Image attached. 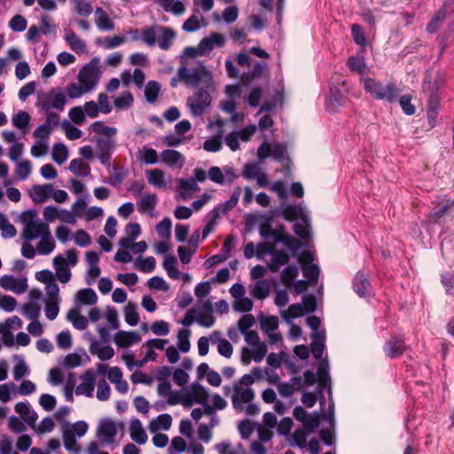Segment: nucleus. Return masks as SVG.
Listing matches in <instances>:
<instances>
[{"label": "nucleus", "mask_w": 454, "mask_h": 454, "mask_svg": "<svg viewBox=\"0 0 454 454\" xmlns=\"http://www.w3.org/2000/svg\"><path fill=\"white\" fill-rule=\"evenodd\" d=\"M177 74L179 79L187 84L202 86L186 100L191 114L194 117L201 116L211 104V96L207 90L213 86L211 72L200 63L194 67H180Z\"/></svg>", "instance_id": "1"}, {"label": "nucleus", "mask_w": 454, "mask_h": 454, "mask_svg": "<svg viewBox=\"0 0 454 454\" xmlns=\"http://www.w3.org/2000/svg\"><path fill=\"white\" fill-rule=\"evenodd\" d=\"M361 82L364 90L375 99L393 103L396 101L399 96V90L393 82L384 84L380 81L370 77L361 78Z\"/></svg>", "instance_id": "2"}, {"label": "nucleus", "mask_w": 454, "mask_h": 454, "mask_svg": "<svg viewBox=\"0 0 454 454\" xmlns=\"http://www.w3.org/2000/svg\"><path fill=\"white\" fill-rule=\"evenodd\" d=\"M209 395L207 389L198 383H192L181 391V403L185 407H191L195 403L201 404L205 415L214 414V409L208 403Z\"/></svg>", "instance_id": "3"}, {"label": "nucleus", "mask_w": 454, "mask_h": 454, "mask_svg": "<svg viewBox=\"0 0 454 454\" xmlns=\"http://www.w3.org/2000/svg\"><path fill=\"white\" fill-rule=\"evenodd\" d=\"M253 377L243 375L234 383L232 387L231 403L237 411H241L246 403H249L254 397V391L251 388Z\"/></svg>", "instance_id": "4"}, {"label": "nucleus", "mask_w": 454, "mask_h": 454, "mask_svg": "<svg viewBox=\"0 0 454 454\" xmlns=\"http://www.w3.org/2000/svg\"><path fill=\"white\" fill-rule=\"evenodd\" d=\"M283 214L289 220L297 219L294 225V232L302 239H307L310 236V220L308 212L301 206H286Z\"/></svg>", "instance_id": "5"}, {"label": "nucleus", "mask_w": 454, "mask_h": 454, "mask_svg": "<svg viewBox=\"0 0 454 454\" xmlns=\"http://www.w3.org/2000/svg\"><path fill=\"white\" fill-rule=\"evenodd\" d=\"M257 159L262 162L267 158L272 157L276 161L284 164V171L289 169L290 158L287 147L284 143L263 142L257 149Z\"/></svg>", "instance_id": "6"}, {"label": "nucleus", "mask_w": 454, "mask_h": 454, "mask_svg": "<svg viewBox=\"0 0 454 454\" xmlns=\"http://www.w3.org/2000/svg\"><path fill=\"white\" fill-rule=\"evenodd\" d=\"M78 262V252L75 249H68L65 255L58 254L53 258L52 264L58 280L63 284L70 281L72 273L70 267Z\"/></svg>", "instance_id": "7"}, {"label": "nucleus", "mask_w": 454, "mask_h": 454, "mask_svg": "<svg viewBox=\"0 0 454 454\" xmlns=\"http://www.w3.org/2000/svg\"><path fill=\"white\" fill-rule=\"evenodd\" d=\"M24 228L21 237L26 241H32L42 238L50 231V227L47 223L43 222L41 219L35 218V213L28 211L22 216Z\"/></svg>", "instance_id": "8"}, {"label": "nucleus", "mask_w": 454, "mask_h": 454, "mask_svg": "<svg viewBox=\"0 0 454 454\" xmlns=\"http://www.w3.org/2000/svg\"><path fill=\"white\" fill-rule=\"evenodd\" d=\"M66 104L65 92L59 88H52L49 92L38 95L35 106L41 112H48L52 109L62 112Z\"/></svg>", "instance_id": "9"}, {"label": "nucleus", "mask_w": 454, "mask_h": 454, "mask_svg": "<svg viewBox=\"0 0 454 454\" xmlns=\"http://www.w3.org/2000/svg\"><path fill=\"white\" fill-rule=\"evenodd\" d=\"M89 426L83 420L66 426L63 428V443L68 451L81 452V446L77 444L76 438L82 437L88 431Z\"/></svg>", "instance_id": "10"}, {"label": "nucleus", "mask_w": 454, "mask_h": 454, "mask_svg": "<svg viewBox=\"0 0 454 454\" xmlns=\"http://www.w3.org/2000/svg\"><path fill=\"white\" fill-rule=\"evenodd\" d=\"M77 79L89 93L96 89L100 79V71L97 66L88 64L80 70Z\"/></svg>", "instance_id": "11"}, {"label": "nucleus", "mask_w": 454, "mask_h": 454, "mask_svg": "<svg viewBox=\"0 0 454 454\" xmlns=\"http://www.w3.org/2000/svg\"><path fill=\"white\" fill-rule=\"evenodd\" d=\"M298 262L302 267L304 277L310 284L317 282L320 270L317 264L312 263L313 254L310 251H304L297 255Z\"/></svg>", "instance_id": "12"}, {"label": "nucleus", "mask_w": 454, "mask_h": 454, "mask_svg": "<svg viewBox=\"0 0 454 454\" xmlns=\"http://www.w3.org/2000/svg\"><path fill=\"white\" fill-rule=\"evenodd\" d=\"M0 286L6 291H12L17 294L27 292V279L26 278H14L12 275H4L0 278Z\"/></svg>", "instance_id": "13"}, {"label": "nucleus", "mask_w": 454, "mask_h": 454, "mask_svg": "<svg viewBox=\"0 0 454 454\" xmlns=\"http://www.w3.org/2000/svg\"><path fill=\"white\" fill-rule=\"evenodd\" d=\"M96 372L92 370L86 371L81 376V383L76 387L75 394L92 397L96 384Z\"/></svg>", "instance_id": "14"}, {"label": "nucleus", "mask_w": 454, "mask_h": 454, "mask_svg": "<svg viewBox=\"0 0 454 454\" xmlns=\"http://www.w3.org/2000/svg\"><path fill=\"white\" fill-rule=\"evenodd\" d=\"M115 143L112 139L99 138L97 141L96 157L106 167L110 166L111 155Z\"/></svg>", "instance_id": "15"}, {"label": "nucleus", "mask_w": 454, "mask_h": 454, "mask_svg": "<svg viewBox=\"0 0 454 454\" xmlns=\"http://www.w3.org/2000/svg\"><path fill=\"white\" fill-rule=\"evenodd\" d=\"M86 336L90 342V352L92 355H96L101 361L109 360L114 356V350L112 347L102 345V343L96 340L90 333H87Z\"/></svg>", "instance_id": "16"}, {"label": "nucleus", "mask_w": 454, "mask_h": 454, "mask_svg": "<svg viewBox=\"0 0 454 454\" xmlns=\"http://www.w3.org/2000/svg\"><path fill=\"white\" fill-rule=\"evenodd\" d=\"M252 349L244 347L241 350V362L244 364H249L252 360L256 363L262 361L267 354L265 343L252 346Z\"/></svg>", "instance_id": "17"}, {"label": "nucleus", "mask_w": 454, "mask_h": 454, "mask_svg": "<svg viewBox=\"0 0 454 454\" xmlns=\"http://www.w3.org/2000/svg\"><path fill=\"white\" fill-rule=\"evenodd\" d=\"M160 160L168 168L181 169L185 164V157L174 149H165L160 153Z\"/></svg>", "instance_id": "18"}, {"label": "nucleus", "mask_w": 454, "mask_h": 454, "mask_svg": "<svg viewBox=\"0 0 454 454\" xmlns=\"http://www.w3.org/2000/svg\"><path fill=\"white\" fill-rule=\"evenodd\" d=\"M225 43V38L219 33H212L207 37H204L199 43V54L200 56L207 55L213 50L214 46L223 47Z\"/></svg>", "instance_id": "19"}, {"label": "nucleus", "mask_w": 454, "mask_h": 454, "mask_svg": "<svg viewBox=\"0 0 454 454\" xmlns=\"http://www.w3.org/2000/svg\"><path fill=\"white\" fill-rule=\"evenodd\" d=\"M158 198L155 193H145L137 201V208L141 214H148L151 217L156 216V205Z\"/></svg>", "instance_id": "20"}, {"label": "nucleus", "mask_w": 454, "mask_h": 454, "mask_svg": "<svg viewBox=\"0 0 454 454\" xmlns=\"http://www.w3.org/2000/svg\"><path fill=\"white\" fill-rule=\"evenodd\" d=\"M53 192V185L51 184H35L29 191L31 200L36 204L45 202Z\"/></svg>", "instance_id": "21"}, {"label": "nucleus", "mask_w": 454, "mask_h": 454, "mask_svg": "<svg viewBox=\"0 0 454 454\" xmlns=\"http://www.w3.org/2000/svg\"><path fill=\"white\" fill-rule=\"evenodd\" d=\"M116 434V425L113 421L104 420L100 423L98 429V437L103 443L110 444L114 442Z\"/></svg>", "instance_id": "22"}, {"label": "nucleus", "mask_w": 454, "mask_h": 454, "mask_svg": "<svg viewBox=\"0 0 454 454\" xmlns=\"http://www.w3.org/2000/svg\"><path fill=\"white\" fill-rule=\"evenodd\" d=\"M14 411L20 416L22 420L26 422L30 427L35 426L38 416L37 413L32 409L28 402H20L15 404Z\"/></svg>", "instance_id": "23"}, {"label": "nucleus", "mask_w": 454, "mask_h": 454, "mask_svg": "<svg viewBox=\"0 0 454 454\" xmlns=\"http://www.w3.org/2000/svg\"><path fill=\"white\" fill-rule=\"evenodd\" d=\"M94 13L95 25L99 31L110 32L114 29L115 25L114 20L102 7H97Z\"/></svg>", "instance_id": "24"}, {"label": "nucleus", "mask_w": 454, "mask_h": 454, "mask_svg": "<svg viewBox=\"0 0 454 454\" xmlns=\"http://www.w3.org/2000/svg\"><path fill=\"white\" fill-rule=\"evenodd\" d=\"M345 102L341 90L338 87H331L329 96L325 101V109L330 113L338 111Z\"/></svg>", "instance_id": "25"}, {"label": "nucleus", "mask_w": 454, "mask_h": 454, "mask_svg": "<svg viewBox=\"0 0 454 454\" xmlns=\"http://www.w3.org/2000/svg\"><path fill=\"white\" fill-rule=\"evenodd\" d=\"M311 339L310 349L312 355L317 360H320L325 348V332H314L311 334Z\"/></svg>", "instance_id": "26"}, {"label": "nucleus", "mask_w": 454, "mask_h": 454, "mask_svg": "<svg viewBox=\"0 0 454 454\" xmlns=\"http://www.w3.org/2000/svg\"><path fill=\"white\" fill-rule=\"evenodd\" d=\"M145 176L148 184L157 189H165L168 186V182L166 180V174L162 169H147Z\"/></svg>", "instance_id": "27"}, {"label": "nucleus", "mask_w": 454, "mask_h": 454, "mask_svg": "<svg viewBox=\"0 0 454 454\" xmlns=\"http://www.w3.org/2000/svg\"><path fill=\"white\" fill-rule=\"evenodd\" d=\"M405 350L403 340L397 337H392L389 339L385 346L384 352L387 356L390 358H395L400 356Z\"/></svg>", "instance_id": "28"}, {"label": "nucleus", "mask_w": 454, "mask_h": 454, "mask_svg": "<svg viewBox=\"0 0 454 454\" xmlns=\"http://www.w3.org/2000/svg\"><path fill=\"white\" fill-rule=\"evenodd\" d=\"M156 42L161 50L167 51L170 48L176 34L174 29L168 27L160 26Z\"/></svg>", "instance_id": "29"}, {"label": "nucleus", "mask_w": 454, "mask_h": 454, "mask_svg": "<svg viewBox=\"0 0 454 454\" xmlns=\"http://www.w3.org/2000/svg\"><path fill=\"white\" fill-rule=\"evenodd\" d=\"M199 190H200L199 185L192 178H190V179L180 178L178 180V185H177L176 191H177L178 195L184 200L191 199L192 197L193 193Z\"/></svg>", "instance_id": "30"}, {"label": "nucleus", "mask_w": 454, "mask_h": 454, "mask_svg": "<svg viewBox=\"0 0 454 454\" xmlns=\"http://www.w3.org/2000/svg\"><path fill=\"white\" fill-rule=\"evenodd\" d=\"M193 12L194 13L183 24V29L188 33L195 32L207 26L205 19L200 15V11L198 9H194Z\"/></svg>", "instance_id": "31"}, {"label": "nucleus", "mask_w": 454, "mask_h": 454, "mask_svg": "<svg viewBox=\"0 0 454 454\" xmlns=\"http://www.w3.org/2000/svg\"><path fill=\"white\" fill-rule=\"evenodd\" d=\"M137 160L145 165H155L159 162V155L155 149L147 145L143 146L137 152Z\"/></svg>", "instance_id": "32"}, {"label": "nucleus", "mask_w": 454, "mask_h": 454, "mask_svg": "<svg viewBox=\"0 0 454 454\" xmlns=\"http://www.w3.org/2000/svg\"><path fill=\"white\" fill-rule=\"evenodd\" d=\"M140 340V336L135 332L119 331L114 335V342L119 347L127 348Z\"/></svg>", "instance_id": "33"}, {"label": "nucleus", "mask_w": 454, "mask_h": 454, "mask_svg": "<svg viewBox=\"0 0 454 454\" xmlns=\"http://www.w3.org/2000/svg\"><path fill=\"white\" fill-rule=\"evenodd\" d=\"M130 438L137 444H145L147 441V434L139 419H134L129 426Z\"/></svg>", "instance_id": "34"}, {"label": "nucleus", "mask_w": 454, "mask_h": 454, "mask_svg": "<svg viewBox=\"0 0 454 454\" xmlns=\"http://www.w3.org/2000/svg\"><path fill=\"white\" fill-rule=\"evenodd\" d=\"M65 41L69 45L72 51L77 54L86 52V43L82 40L74 31L66 30Z\"/></svg>", "instance_id": "35"}, {"label": "nucleus", "mask_w": 454, "mask_h": 454, "mask_svg": "<svg viewBox=\"0 0 454 454\" xmlns=\"http://www.w3.org/2000/svg\"><path fill=\"white\" fill-rule=\"evenodd\" d=\"M370 282L362 272H357L353 280V289L360 296L365 297L370 294Z\"/></svg>", "instance_id": "36"}, {"label": "nucleus", "mask_w": 454, "mask_h": 454, "mask_svg": "<svg viewBox=\"0 0 454 454\" xmlns=\"http://www.w3.org/2000/svg\"><path fill=\"white\" fill-rule=\"evenodd\" d=\"M283 225H278L273 229L270 224L265 223L260 226V235L266 240L272 241L273 244L279 243V235L283 232Z\"/></svg>", "instance_id": "37"}, {"label": "nucleus", "mask_w": 454, "mask_h": 454, "mask_svg": "<svg viewBox=\"0 0 454 454\" xmlns=\"http://www.w3.org/2000/svg\"><path fill=\"white\" fill-rule=\"evenodd\" d=\"M289 256L283 251L275 249L271 255L270 260L268 262V268L272 272H277L282 266L287 264Z\"/></svg>", "instance_id": "38"}, {"label": "nucleus", "mask_w": 454, "mask_h": 454, "mask_svg": "<svg viewBox=\"0 0 454 454\" xmlns=\"http://www.w3.org/2000/svg\"><path fill=\"white\" fill-rule=\"evenodd\" d=\"M69 170L76 176H90V167L82 158L73 159L69 163Z\"/></svg>", "instance_id": "39"}, {"label": "nucleus", "mask_w": 454, "mask_h": 454, "mask_svg": "<svg viewBox=\"0 0 454 454\" xmlns=\"http://www.w3.org/2000/svg\"><path fill=\"white\" fill-rule=\"evenodd\" d=\"M55 240L53 239L51 231H49L40 238V240L36 245V252L39 254L47 255L55 249Z\"/></svg>", "instance_id": "40"}, {"label": "nucleus", "mask_w": 454, "mask_h": 454, "mask_svg": "<svg viewBox=\"0 0 454 454\" xmlns=\"http://www.w3.org/2000/svg\"><path fill=\"white\" fill-rule=\"evenodd\" d=\"M172 424V418L169 414L164 413L159 415L149 424V430L155 433L159 430H168Z\"/></svg>", "instance_id": "41"}, {"label": "nucleus", "mask_w": 454, "mask_h": 454, "mask_svg": "<svg viewBox=\"0 0 454 454\" xmlns=\"http://www.w3.org/2000/svg\"><path fill=\"white\" fill-rule=\"evenodd\" d=\"M165 12L179 16L184 13L185 6L181 0H158Z\"/></svg>", "instance_id": "42"}, {"label": "nucleus", "mask_w": 454, "mask_h": 454, "mask_svg": "<svg viewBox=\"0 0 454 454\" xmlns=\"http://www.w3.org/2000/svg\"><path fill=\"white\" fill-rule=\"evenodd\" d=\"M98 301V295L91 288L82 289L76 294L77 305H94Z\"/></svg>", "instance_id": "43"}, {"label": "nucleus", "mask_w": 454, "mask_h": 454, "mask_svg": "<svg viewBox=\"0 0 454 454\" xmlns=\"http://www.w3.org/2000/svg\"><path fill=\"white\" fill-rule=\"evenodd\" d=\"M304 315L303 306L300 303H294L288 307L287 309L280 311V317L287 323L291 324L293 319Z\"/></svg>", "instance_id": "44"}, {"label": "nucleus", "mask_w": 454, "mask_h": 454, "mask_svg": "<svg viewBox=\"0 0 454 454\" xmlns=\"http://www.w3.org/2000/svg\"><path fill=\"white\" fill-rule=\"evenodd\" d=\"M220 214L221 212L219 207H215L207 213V222L202 231V239H205L215 230V226L217 225Z\"/></svg>", "instance_id": "45"}, {"label": "nucleus", "mask_w": 454, "mask_h": 454, "mask_svg": "<svg viewBox=\"0 0 454 454\" xmlns=\"http://www.w3.org/2000/svg\"><path fill=\"white\" fill-rule=\"evenodd\" d=\"M270 290V285L268 280L262 279L257 280L253 286H251V294L256 299L266 298Z\"/></svg>", "instance_id": "46"}, {"label": "nucleus", "mask_w": 454, "mask_h": 454, "mask_svg": "<svg viewBox=\"0 0 454 454\" xmlns=\"http://www.w3.org/2000/svg\"><path fill=\"white\" fill-rule=\"evenodd\" d=\"M160 25H153L150 27H145L141 30V40L147 46H153L156 43L157 35L159 33V28Z\"/></svg>", "instance_id": "47"}, {"label": "nucleus", "mask_w": 454, "mask_h": 454, "mask_svg": "<svg viewBox=\"0 0 454 454\" xmlns=\"http://www.w3.org/2000/svg\"><path fill=\"white\" fill-rule=\"evenodd\" d=\"M92 132L106 137L108 139L113 138L117 134V129L106 125L103 121H97L90 125Z\"/></svg>", "instance_id": "48"}, {"label": "nucleus", "mask_w": 454, "mask_h": 454, "mask_svg": "<svg viewBox=\"0 0 454 454\" xmlns=\"http://www.w3.org/2000/svg\"><path fill=\"white\" fill-rule=\"evenodd\" d=\"M67 318L76 329L84 330L88 325V320L80 314L78 309L74 308L67 312Z\"/></svg>", "instance_id": "49"}, {"label": "nucleus", "mask_w": 454, "mask_h": 454, "mask_svg": "<svg viewBox=\"0 0 454 454\" xmlns=\"http://www.w3.org/2000/svg\"><path fill=\"white\" fill-rule=\"evenodd\" d=\"M160 90L161 86L158 82H148L145 87V97L146 101L150 104L155 103L160 92Z\"/></svg>", "instance_id": "50"}, {"label": "nucleus", "mask_w": 454, "mask_h": 454, "mask_svg": "<svg viewBox=\"0 0 454 454\" xmlns=\"http://www.w3.org/2000/svg\"><path fill=\"white\" fill-rule=\"evenodd\" d=\"M30 115L27 112L20 110L12 118V124L19 129H27L30 123Z\"/></svg>", "instance_id": "51"}, {"label": "nucleus", "mask_w": 454, "mask_h": 454, "mask_svg": "<svg viewBox=\"0 0 454 454\" xmlns=\"http://www.w3.org/2000/svg\"><path fill=\"white\" fill-rule=\"evenodd\" d=\"M177 260L175 256H167L163 261V267L168 273V276L173 279L180 278V272L176 268Z\"/></svg>", "instance_id": "52"}, {"label": "nucleus", "mask_w": 454, "mask_h": 454, "mask_svg": "<svg viewBox=\"0 0 454 454\" xmlns=\"http://www.w3.org/2000/svg\"><path fill=\"white\" fill-rule=\"evenodd\" d=\"M133 96L129 91H123L120 96L114 99V107L117 110H124L132 106Z\"/></svg>", "instance_id": "53"}, {"label": "nucleus", "mask_w": 454, "mask_h": 454, "mask_svg": "<svg viewBox=\"0 0 454 454\" xmlns=\"http://www.w3.org/2000/svg\"><path fill=\"white\" fill-rule=\"evenodd\" d=\"M446 13L445 8L440 9L427 24V31L430 34L435 33L446 19Z\"/></svg>", "instance_id": "54"}, {"label": "nucleus", "mask_w": 454, "mask_h": 454, "mask_svg": "<svg viewBox=\"0 0 454 454\" xmlns=\"http://www.w3.org/2000/svg\"><path fill=\"white\" fill-rule=\"evenodd\" d=\"M190 336L191 331L186 328L180 329L177 333V348L183 353H186L190 350Z\"/></svg>", "instance_id": "55"}, {"label": "nucleus", "mask_w": 454, "mask_h": 454, "mask_svg": "<svg viewBox=\"0 0 454 454\" xmlns=\"http://www.w3.org/2000/svg\"><path fill=\"white\" fill-rule=\"evenodd\" d=\"M299 271L300 270L296 265H289L285 268L280 274L282 283L286 286L293 284L299 275Z\"/></svg>", "instance_id": "56"}, {"label": "nucleus", "mask_w": 454, "mask_h": 454, "mask_svg": "<svg viewBox=\"0 0 454 454\" xmlns=\"http://www.w3.org/2000/svg\"><path fill=\"white\" fill-rule=\"evenodd\" d=\"M137 304L129 302L124 309V317L128 325L135 326L138 324L139 317L137 312Z\"/></svg>", "instance_id": "57"}, {"label": "nucleus", "mask_w": 454, "mask_h": 454, "mask_svg": "<svg viewBox=\"0 0 454 454\" xmlns=\"http://www.w3.org/2000/svg\"><path fill=\"white\" fill-rule=\"evenodd\" d=\"M317 376L319 387H326L328 381L330 380L329 364L326 360H322L319 362Z\"/></svg>", "instance_id": "58"}, {"label": "nucleus", "mask_w": 454, "mask_h": 454, "mask_svg": "<svg viewBox=\"0 0 454 454\" xmlns=\"http://www.w3.org/2000/svg\"><path fill=\"white\" fill-rule=\"evenodd\" d=\"M283 243L286 247H287L294 255H297V252L300 248V244L297 239L294 237L286 234L285 232V227L283 228V232L279 235V243Z\"/></svg>", "instance_id": "59"}, {"label": "nucleus", "mask_w": 454, "mask_h": 454, "mask_svg": "<svg viewBox=\"0 0 454 454\" xmlns=\"http://www.w3.org/2000/svg\"><path fill=\"white\" fill-rule=\"evenodd\" d=\"M67 156L68 151L64 144L59 143L54 145L52 149V159L57 164H63L67 160Z\"/></svg>", "instance_id": "60"}, {"label": "nucleus", "mask_w": 454, "mask_h": 454, "mask_svg": "<svg viewBox=\"0 0 454 454\" xmlns=\"http://www.w3.org/2000/svg\"><path fill=\"white\" fill-rule=\"evenodd\" d=\"M155 266L156 262L153 256H148L145 259L138 258L135 262V267L144 273L153 272L155 269Z\"/></svg>", "instance_id": "61"}, {"label": "nucleus", "mask_w": 454, "mask_h": 454, "mask_svg": "<svg viewBox=\"0 0 454 454\" xmlns=\"http://www.w3.org/2000/svg\"><path fill=\"white\" fill-rule=\"evenodd\" d=\"M21 313L27 319H37L40 316V306L36 302L25 303L21 307Z\"/></svg>", "instance_id": "62"}, {"label": "nucleus", "mask_w": 454, "mask_h": 454, "mask_svg": "<svg viewBox=\"0 0 454 454\" xmlns=\"http://www.w3.org/2000/svg\"><path fill=\"white\" fill-rule=\"evenodd\" d=\"M88 91L82 86L80 82H71L66 87V96L69 98L75 99L82 98Z\"/></svg>", "instance_id": "63"}, {"label": "nucleus", "mask_w": 454, "mask_h": 454, "mask_svg": "<svg viewBox=\"0 0 454 454\" xmlns=\"http://www.w3.org/2000/svg\"><path fill=\"white\" fill-rule=\"evenodd\" d=\"M348 66L351 71L358 74H364L366 69V63L364 57L352 56L348 60Z\"/></svg>", "instance_id": "64"}]
</instances>
